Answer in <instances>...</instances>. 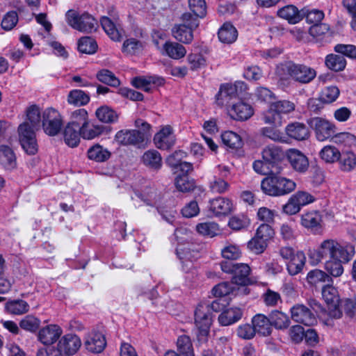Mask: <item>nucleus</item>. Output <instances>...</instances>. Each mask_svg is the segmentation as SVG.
Segmentation results:
<instances>
[{
    "instance_id": "f257e3e1",
    "label": "nucleus",
    "mask_w": 356,
    "mask_h": 356,
    "mask_svg": "<svg viewBox=\"0 0 356 356\" xmlns=\"http://www.w3.org/2000/svg\"><path fill=\"white\" fill-rule=\"evenodd\" d=\"M355 254V248L349 243L341 244L334 239L324 240L319 248L309 255L315 264L321 262L324 258L350 261Z\"/></svg>"
},
{
    "instance_id": "f03ea898",
    "label": "nucleus",
    "mask_w": 356,
    "mask_h": 356,
    "mask_svg": "<svg viewBox=\"0 0 356 356\" xmlns=\"http://www.w3.org/2000/svg\"><path fill=\"white\" fill-rule=\"evenodd\" d=\"M296 188V184L292 179L278 175V172H270L261 182L262 191L270 196L280 197L291 193Z\"/></svg>"
},
{
    "instance_id": "7ed1b4c3",
    "label": "nucleus",
    "mask_w": 356,
    "mask_h": 356,
    "mask_svg": "<svg viewBox=\"0 0 356 356\" xmlns=\"http://www.w3.org/2000/svg\"><path fill=\"white\" fill-rule=\"evenodd\" d=\"M220 267L223 272L233 275L232 277V284L242 286V288L237 286V291L234 293L235 295L240 292L246 294L249 293V290L245 287L250 284L249 278L250 268L248 264L224 261L220 263Z\"/></svg>"
},
{
    "instance_id": "20e7f679",
    "label": "nucleus",
    "mask_w": 356,
    "mask_h": 356,
    "mask_svg": "<svg viewBox=\"0 0 356 356\" xmlns=\"http://www.w3.org/2000/svg\"><path fill=\"white\" fill-rule=\"evenodd\" d=\"M277 73L282 79L289 76L300 83H310L316 76V72L314 68L293 62H288L278 66Z\"/></svg>"
},
{
    "instance_id": "39448f33",
    "label": "nucleus",
    "mask_w": 356,
    "mask_h": 356,
    "mask_svg": "<svg viewBox=\"0 0 356 356\" xmlns=\"http://www.w3.org/2000/svg\"><path fill=\"white\" fill-rule=\"evenodd\" d=\"M294 104L286 100L271 103L268 111L264 113L262 120L266 124L282 126V115L294 110Z\"/></svg>"
},
{
    "instance_id": "423d86ee",
    "label": "nucleus",
    "mask_w": 356,
    "mask_h": 356,
    "mask_svg": "<svg viewBox=\"0 0 356 356\" xmlns=\"http://www.w3.org/2000/svg\"><path fill=\"white\" fill-rule=\"evenodd\" d=\"M67 24L73 29L81 32H92L97 26L96 19L88 13L79 15L74 10H69L65 15Z\"/></svg>"
},
{
    "instance_id": "0eeeda50",
    "label": "nucleus",
    "mask_w": 356,
    "mask_h": 356,
    "mask_svg": "<svg viewBox=\"0 0 356 356\" xmlns=\"http://www.w3.org/2000/svg\"><path fill=\"white\" fill-rule=\"evenodd\" d=\"M38 128L33 127L28 122H24L18 127L19 143L24 150L30 155L38 152V144L35 131Z\"/></svg>"
},
{
    "instance_id": "6e6552de",
    "label": "nucleus",
    "mask_w": 356,
    "mask_h": 356,
    "mask_svg": "<svg viewBox=\"0 0 356 356\" xmlns=\"http://www.w3.org/2000/svg\"><path fill=\"white\" fill-rule=\"evenodd\" d=\"M41 125L47 135L57 136L63 127V118L57 110L48 108L42 112Z\"/></svg>"
},
{
    "instance_id": "1a4fd4ad",
    "label": "nucleus",
    "mask_w": 356,
    "mask_h": 356,
    "mask_svg": "<svg viewBox=\"0 0 356 356\" xmlns=\"http://www.w3.org/2000/svg\"><path fill=\"white\" fill-rule=\"evenodd\" d=\"M307 124L314 131L316 139L323 142L331 140L333 134L336 132V127L325 119L316 117L307 120Z\"/></svg>"
},
{
    "instance_id": "9d476101",
    "label": "nucleus",
    "mask_w": 356,
    "mask_h": 356,
    "mask_svg": "<svg viewBox=\"0 0 356 356\" xmlns=\"http://www.w3.org/2000/svg\"><path fill=\"white\" fill-rule=\"evenodd\" d=\"M322 296L328 307V315L332 318H340L342 310L339 308L340 299L335 287L327 284L322 288Z\"/></svg>"
},
{
    "instance_id": "9b49d317",
    "label": "nucleus",
    "mask_w": 356,
    "mask_h": 356,
    "mask_svg": "<svg viewBox=\"0 0 356 356\" xmlns=\"http://www.w3.org/2000/svg\"><path fill=\"white\" fill-rule=\"evenodd\" d=\"M208 305L207 302H200L195 311V324L199 334L202 337L208 335L212 321Z\"/></svg>"
},
{
    "instance_id": "f8f14e48",
    "label": "nucleus",
    "mask_w": 356,
    "mask_h": 356,
    "mask_svg": "<svg viewBox=\"0 0 356 356\" xmlns=\"http://www.w3.org/2000/svg\"><path fill=\"white\" fill-rule=\"evenodd\" d=\"M238 88L241 91L245 90L246 85L243 82H236L234 85L225 84L221 86L216 96V104L220 107L230 104L232 101L238 96Z\"/></svg>"
},
{
    "instance_id": "ddd939ff",
    "label": "nucleus",
    "mask_w": 356,
    "mask_h": 356,
    "mask_svg": "<svg viewBox=\"0 0 356 356\" xmlns=\"http://www.w3.org/2000/svg\"><path fill=\"white\" fill-rule=\"evenodd\" d=\"M81 346V341L77 335L67 334L59 340L57 350L61 355L71 356L79 350Z\"/></svg>"
},
{
    "instance_id": "4468645a",
    "label": "nucleus",
    "mask_w": 356,
    "mask_h": 356,
    "mask_svg": "<svg viewBox=\"0 0 356 356\" xmlns=\"http://www.w3.org/2000/svg\"><path fill=\"white\" fill-rule=\"evenodd\" d=\"M291 315L294 321L307 326H312L317 322L313 312L304 305L297 304L292 307Z\"/></svg>"
},
{
    "instance_id": "2eb2a0df",
    "label": "nucleus",
    "mask_w": 356,
    "mask_h": 356,
    "mask_svg": "<svg viewBox=\"0 0 356 356\" xmlns=\"http://www.w3.org/2000/svg\"><path fill=\"white\" fill-rule=\"evenodd\" d=\"M156 147L161 149H169L175 144V136L172 129L167 125L163 127L154 137Z\"/></svg>"
},
{
    "instance_id": "dca6fc26",
    "label": "nucleus",
    "mask_w": 356,
    "mask_h": 356,
    "mask_svg": "<svg viewBox=\"0 0 356 356\" xmlns=\"http://www.w3.org/2000/svg\"><path fill=\"white\" fill-rule=\"evenodd\" d=\"M261 157L271 168L276 167L284 158V152L280 146L266 145L261 151Z\"/></svg>"
},
{
    "instance_id": "f3484780",
    "label": "nucleus",
    "mask_w": 356,
    "mask_h": 356,
    "mask_svg": "<svg viewBox=\"0 0 356 356\" xmlns=\"http://www.w3.org/2000/svg\"><path fill=\"white\" fill-rule=\"evenodd\" d=\"M191 245L178 247L177 254L182 264V269L186 273L193 268V261L199 257V252L191 248Z\"/></svg>"
},
{
    "instance_id": "a211bd4d",
    "label": "nucleus",
    "mask_w": 356,
    "mask_h": 356,
    "mask_svg": "<svg viewBox=\"0 0 356 356\" xmlns=\"http://www.w3.org/2000/svg\"><path fill=\"white\" fill-rule=\"evenodd\" d=\"M115 140L123 145H137L143 143V135L136 129H124L118 131Z\"/></svg>"
},
{
    "instance_id": "6ab92c4d",
    "label": "nucleus",
    "mask_w": 356,
    "mask_h": 356,
    "mask_svg": "<svg viewBox=\"0 0 356 356\" xmlns=\"http://www.w3.org/2000/svg\"><path fill=\"white\" fill-rule=\"evenodd\" d=\"M287 157L291 167L296 171L303 173L307 170L309 168L308 159L299 150L295 149H290Z\"/></svg>"
},
{
    "instance_id": "aec40b11",
    "label": "nucleus",
    "mask_w": 356,
    "mask_h": 356,
    "mask_svg": "<svg viewBox=\"0 0 356 356\" xmlns=\"http://www.w3.org/2000/svg\"><path fill=\"white\" fill-rule=\"evenodd\" d=\"M62 334V330L56 325H49L40 330L38 338L44 345L56 342Z\"/></svg>"
},
{
    "instance_id": "412c9836",
    "label": "nucleus",
    "mask_w": 356,
    "mask_h": 356,
    "mask_svg": "<svg viewBox=\"0 0 356 356\" xmlns=\"http://www.w3.org/2000/svg\"><path fill=\"white\" fill-rule=\"evenodd\" d=\"M209 210L216 216H227L232 210V203L227 198L219 197L210 201Z\"/></svg>"
},
{
    "instance_id": "4be33fe9",
    "label": "nucleus",
    "mask_w": 356,
    "mask_h": 356,
    "mask_svg": "<svg viewBox=\"0 0 356 356\" xmlns=\"http://www.w3.org/2000/svg\"><path fill=\"white\" fill-rule=\"evenodd\" d=\"M106 344L104 336L97 332H91L85 341L86 349L93 353H99L103 351Z\"/></svg>"
},
{
    "instance_id": "5701e85b",
    "label": "nucleus",
    "mask_w": 356,
    "mask_h": 356,
    "mask_svg": "<svg viewBox=\"0 0 356 356\" xmlns=\"http://www.w3.org/2000/svg\"><path fill=\"white\" fill-rule=\"evenodd\" d=\"M63 135L65 142L68 146L76 147L80 142V137H82L81 127L77 123L68 122L65 127Z\"/></svg>"
},
{
    "instance_id": "b1692460",
    "label": "nucleus",
    "mask_w": 356,
    "mask_h": 356,
    "mask_svg": "<svg viewBox=\"0 0 356 356\" xmlns=\"http://www.w3.org/2000/svg\"><path fill=\"white\" fill-rule=\"evenodd\" d=\"M229 113L233 119L243 121L253 115V109L250 105L239 102L232 104Z\"/></svg>"
},
{
    "instance_id": "393cba45",
    "label": "nucleus",
    "mask_w": 356,
    "mask_h": 356,
    "mask_svg": "<svg viewBox=\"0 0 356 356\" xmlns=\"http://www.w3.org/2000/svg\"><path fill=\"white\" fill-rule=\"evenodd\" d=\"M110 16L113 19L108 17H102L100 20L101 25L105 32L113 40L120 41L121 40L122 35L118 29L116 28L115 24L118 20V17L115 14L113 13H111Z\"/></svg>"
},
{
    "instance_id": "a878e982",
    "label": "nucleus",
    "mask_w": 356,
    "mask_h": 356,
    "mask_svg": "<svg viewBox=\"0 0 356 356\" xmlns=\"http://www.w3.org/2000/svg\"><path fill=\"white\" fill-rule=\"evenodd\" d=\"M252 323L255 332L262 336H268L272 332V326L270 317L264 314H256L252 319Z\"/></svg>"
},
{
    "instance_id": "bb28decb",
    "label": "nucleus",
    "mask_w": 356,
    "mask_h": 356,
    "mask_svg": "<svg viewBox=\"0 0 356 356\" xmlns=\"http://www.w3.org/2000/svg\"><path fill=\"white\" fill-rule=\"evenodd\" d=\"M322 216L318 211H311L301 216V225L307 229L317 230L321 228Z\"/></svg>"
},
{
    "instance_id": "cd10ccee",
    "label": "nucleus",
    "mask_w": 356,
    "mask_h": 356,
    "mask_svg": "<svg viewBox=\"0 0 356 356\" xmlns=\"http://www.w3.org/2000/svg\"><path fill=\"white\" fill-rule=\"evenodd\" d=\"M286 133L290 138L298 140H305L309 135L307 127L303 123L298 122L288 124Z\"/></svg>"
},
{
    "instance_id": "c85d7f7f",
    "label": "nucleus",
    "mask_w": 356,
    "mask_h": 356,
    "mask_svg": "<svg viewBox=\"0 0 356 356\" xmlns=\"http://www.w3.org/2000/svg\"><path fill=\"white\" fill-rule=\"evenodd\" d=\"M277 15L293 24L302 20L301 10H299L293 5H287L277 10Z\"/></svg>"
},
{
    "instance_id": "c756f323",
    "label": "nucleus",
    "mask_w": 356,
    "mask_h": 356,
    "mask_svg": "<svg viewBox=\"0 0 356 356\" xmlns=\"http://www.w3.org/2000/svg\"><path fill=\"white\" fill-rule=\"evenodd\" d=\"M0 163L5 169L8 170H11L17 166L15 153L7 145L0 146Z\"/></svg>"
},
{
    "instance_id": "7c9ffc66",
    "label": "nucleus",
    "mask_w": 356,
    "mask_h": 356,
    "mask_svg": "<svg viewBox=\"0 0 356 356\" xmlns=\"http://www.w3.org/2000/svg\"><path fill=\"white\" fill-rule=\"evenodd\" d=\"M242 316V311L239 308H229L223 311L218 316L221 325L227 326L239 321Z\"/></svg>"
},
{
    "instance_id": "2f4dec72",
    "label": "nucleus",
    "mask_w": 356,
    "mask_h": 356,
    "mask_svg": "<svg viewBox=\"0 0 356 356\" xmlns=\"http://www.w3.org/2000/svg\"><path fill=\"white\" fill-rule=\"evenodd\" d=\"M220 42L226 44L233 43L238 37L236 28L230 23H225L218 33Z\"/></svg>"
},
{
    "instance_id": "473e14b6",
    "label": "nucleus",
    "mask_w": 356,
    "mask_h": 356,
    "mask_svg": "<svg viewBox=\"0 0 356 356\" xmlns=\"http://www.w3.org/2000/svg\"><path fill=\"white\" fill-rule=\"evenodd\" d=\"M88 158L96 162H104L111 157V152L99 144L90 147L87 152Z\"/></svg>"
},
{
    "instance_id": "72a5a7b5",
    "label": "nucleus",
    "mask_w": 356,
    "mask_h": 356,
    "mask_svg": "<svg viewBox=\"0 0 356 356\" xmlns=\"http://www.w3.org/2000/svg\"><path fill=\"white\" fill-rule=\"evenodd\" d=\"M193 29L182 24L175 25L172 29V33L175 38L185 44H188L192 42L193 39Z\"/></svg>"
},
{
    "instance_id": "f704fd0d",
    "label": "nucleus",
    "mask_w": 356,
    "mask_h": 356,
    "mask_svg": "<svg viewBox=\"0 0 356 356\" xmlns=\"http://www.w3.org/2000/svg\"><path fill=\"white\" fill-rule=\"evenodd\" d=\"M306 257L302 252H298L286 264L287 270L291 275L300 273L305 264Z\"/></svg>"
},
{
    "instance_id": "c9c22d12",
    "label": "nucleus",
    "mask_w": 356,
    "mask_h": 356,
    "mask_svg": "<svg viewBox=\"0 0 356 356\" xmlns=\"http://www.w3.org/2000/svg\"><path fill=\"white\" fill-rule=\"evenodd\" d=\"M142 160L143 163L154 170H159L162 165V158L160 153L154 149L145 152Z\"/></svg>"
},
{
    "instance_id": "e433bc0d",
    "label": "nucleus",
    "mask_w": 356,
    "mask_h": 356,
    "mask_svg": "<svg viewBox=\"0 0 356 356\" xmlns=\"http://www.w3.org/2000/svg\"><path fill=\"white\" fill-rule=\"evenodd\" d=\"M163 49L166 55L173 59L181 58L186 54L185 47L177 42H166L163 45Z\"/></svg>"
},
{
    "instance_id": "4c0bfd02",
    "label": "nucleus",
    "mask_w": 356,
    "mask_h": 356,
    "mask_svg": "<svg viewBox=\"0 0 356 356\" xmlns=\"http://www.w3.org/2000/svg\"><path fill=\"white\" fill-rule=\"evenodd\" d=\"M325 64L327 68L334 72L343 71L346 66L344 56L337 54H329L326 56Z\"/></svg>"
},
{
    "instance_id": "58836bf2",
    "label": "nucleus",
    "mask_w": 356,
    "mask_h": 356,
    "mask_svg": "<svg viewBox=\"0 0 356 356\" xmlns=\"http://www.w3.org/2000/svg\"><path fill=\"white\" fill-rule=\"evenodd\" d=\"M271 326H274L277 330L286 329L291 323L289 316L278 310L273 311L270 314Z\"/></svg>"
},
{
    "instance_id": "ea45409f",
    "label": "nucleus",
    "mask_w": 356,
    "mask_h": 356,
    "mask_svg": "<svg viewBox=\"0 0 356 356\" xmlns=\"http://www.w3.org/2000/svg\"><path fill=\"white\" fill-rule=\"evenodd\" d=\"M338 161L342 171L350 172L356 167V155L350 151L343 152Z\"/></svg>"
},
{
    "instance_id": "a19ab883",
    "label": "nucleus",
    "mask_w": 356,
    "mask_h": 356,
    "mask_svg": "<svg viewBox=\"0 0 356 356\" xmlns=\"http://www.w3.org/2000/svg\"><path fill=\"white\" fill-rule=\"evenodd\" d=\"M104 127L102 125H90L89 122L81 127V134L82 138L86 140L94 139L104 132Z\"/></svg>"
},
{
    "instance_id": "79ce46f5",
    "label": "nucleus",
    "mask_w": 356,
    "mask_h": 356,
    "mask_svg": "<svg viewBox=\"0 0 356 356\" xmlns=\"http://www.w3.org/2000/svg\"><path fill=\"white\" fill-rule=\"evenodd\" d=\"M321 159L327 163H334L338 161L341 152L334 146L326 145L319 152Z\"/></svg>"
},
{
    "instance_id": "37998d69",
    "label": "nucleus",
    "mask_w": 356,
    "mask_h": 356,
    "mask_svg": "<svg viewBox=\"0 0 356 356\" xmlns=\"http://www.w3.org/2000/svg\"><path fill=\"white\" fill-rule=\"evenodd\" d=\"M89 101V95L81 90H73L67 96L68 103L76 106L86 105Z\"/></svg>"
},
{
    "instance_id": "c03bdc74",
    "label": "nucleus",
    "mask_w": 356,
    "mask_h": 356,
    "mask_svg": "<svg viewBox=\"0 0 356 356\" xmlns=\"http://www.w3.org/2000/svg\"><path fill=\"white\" fill-rule=\"evenodd\" d=\"M26 120L33 127H40L42 115H41L40 108L38 106L33 104L26 110Z\"/></svg>"
},
{
    "instance_id": "a18cd8bd",
    "label": "nucleus",
    "mask_w": 356,
    "mask_h": 356,
    "mask_svg": "<svg viewBox=\"0 0 356 356\" xmlns=\"http://www.w3.org/2000/svg\"><path fill=\"white\" fill-rule=\"evenodd\" d=\"M307 280L310 284L314 286L321 283L329 284L332 282V278L326 273L318 269L309 271Z\"/></svg>"
},
{
    "instance_id": "49530a36",
    "label": "nucleus",
    "mask_w": 356,
    "mask_h": 356,
    "mask_svg": "<svg viewBox=\"0 0 356 356\" xmlns=\"http://www.w3.org/2000/svg\"><path fill=\"white\" fill-rule=\"evenodd\" d=\"M95 114L98 120L104 123H113L118 118L115 111L106 106L99 108Z\"/></svg>"
},
{
    "instance_id": "de8ad7c7",
    "label": "nucleus",
    "mask_w": 356,
    "mask_h": 356,
    "mask_svg": "<svg viewBox=\"0 0 356 356\" xmlns=\"http://www.w3.org/2000/svg\"><path fill=\"white\" fill-rule=\"evenodd\" d=\"M224 145L232 149H238L242 147L241 138L236 133L231 131H225L221 135Z\"/></svg>"
},
{
    "instance_id": "09e8293b",
    "label": "nucleus",
    "mask_w": 356,
    "mask_h": 356,
    "mask_svg": "<svg viewBox=\"0 0 356 356\" xmlns=\"http://www.w3.org/2000/svg\"><path fill=\"white\" fill-rule=\"evenodd\" d=\"M302 19L305 18L308 24L316 25L321 22L324 17V13L320 10L312 9L309 10L304 8L301 10Z\"/></svg>"
},
{
    "instance_id": "8fccbe9b",
    "label": "nucleus",
    "mask_w": 356,
    "mask_h": 356,
    "mask_svg": "<svg viewBox=\"0 0 356 356\" xmlns=\"http://www.w3.org/2000/svg\"><path fill=\"white\" fill-rule=\"evenodd\" d=\"M175 184L176 188L182 193L191 192L195 188V181L186 175L177 176L175 180Z\"/></svg>"
},
{
    "instance_id": "3c124183",
    "label": "nucleus",
    "mask_w": 356,
    "mask_h": 356,
    "mask_svg": "<svg viewBox=\"0 0 356 356\" xmlns=\"http://www.w3.org/2000/svg\"><path fill=\"white\" fill-rule=\"evenodd\" d=\"M78 49L81 53L92 54L97 49V44L91 37H82L78 42Z\"/></svg>"
},
{
    "instance_id": "603ef678",
    "label": "nucleus",
    "mask_w": 356,
    "mask_h": 356,
    "mask_svg": "<svg viewBox=\"0 0 356 356\" xmlns=\"http://www.w3.org/2000/svg\"><path fill=\"white\" fill-rule=\"evenodd\" d=\"M196 230L200 234L209 237L218 235L220 232L218 225L213 222L199 223L196 226Z\"/></svg>"
},
{
    "instance_id": "864d4df0",
    "label": "nucleus",
    "mask_w": 356,
    "mask_h": 356,
    "mask_svg": "<svg viewBox=\"0 0 356 356\" xmlns=\"http://www.w3.org/2000/svg\"><path fill=\"white\" fill-rule=\"evenodd\" d=\"M349 261H342V259H331L326 261L325 264V270L333 277H339L343 273V264H346Z\"/></svg>"
},
{
    "instance_id": "5fc2aeb1",
    "label": "nucleus",
    "mask_w": 356,
    "mask_h": 356,
    "mask_svg": "<svg viewBox=\"0 0 356 356\" xmlns=\"http://www.w3.org/2000/svg\"><path fill=\"white\" fill-rule=\"evenodd\" d=\"M29 305L22 300L8 302L6 304V311L12 314L21 315L29 311Z\"/></svg>"
},
{
    "instance_id": "6e6d98bb",
    "label": "nucleus",
    "mask_w": 356,
    "mask_h": 356,
    "mask_svg": "<svg viewBox=\"0 0 356 356\" xmlns=\"http://www.w3.org/2000/svg\"><path fill=\"white\" fill-rule=\"evenodd\" d=\"M330 141L337 145L350 147L356 145V137L348 132H335Z\"/></svg>"
},
{
    "instance_id": "4d7b16f0",
    "label": "nucleus",
    "mask_w": 356,
    "mask_h": 356,
    "mask_svg": "<svg viewBox=\"0 0 356 356\" xmlns=\"http://www.w3.org/2000/svg\"><path fill=\"white\" fill-rule=\"evenodd\" d=\"M264 127L260 129V135L263 137L270 139L275 142L284 141V136L282 132L277 129L280 126Z\"/></svg>"
},
{
    "instance_id": "13d9d810",
    "label": "nucleus",
    "mask_w": 356,
    "mask_h": 356,
    "mask_svg": "<svg viewBox=\"0 0 356 356\" xmlns=\"http://www.w3.org/2000/svg\"><path fill=\"white\" fill-rule=\"evenodd\" d=\"M177 350L182 356H195L191 339L186 335L181 336L177 341Z\"/></svg>"
},
{
    "instance_id": "bf43d9fd",
    "label": "nucleus",
    "mask_w": 356,
    "mask_h": 356,
    "mask_svg": "<svg viewBox=\"0 0 356 356\" xmlns=\"http://www.w3.org/2000/svg\"><path fill=\"white\" fill-rule=\"evenodd\" d=\"M164 79L161 77L157 76H136L134 77L131 81V84L136 88H143L145 87L146 85H150L151 83H154L157 85L163 84Z\"/></svg>"
},
{
    "instance_id": "052dcab7",
    "label": "nucleus",
    "mask_w": 356,
    "mask_h": 356,
    "mask_svg": "<svg viewBox=\"0 0 356 356\" xmlns=\"http://www.w3.org/2000/svg\"><path fill=\"white\" fill-rule=\"evenodd\" d=\"M97 79L106 85L112 87H118L120 86V80L115 76V74L108 70H102L97 74Z\"/></svg>"
},
{
    "instance_id": "680f3d73",
    "label": "nucleus",
    "mask_w": 356,
    "mask_h": 356,
    "mask_svg": "<svg viewBox=\"0 0 356 356\" xmlns=\"http://www.w3.org/2000/svg\"><path fill=\"white\" fill-rule=\"evenodd\" d=\"M143 49V46L142 42L134 38L127 39L124 42L122 45V51L131 55L140 53Z\"/></svg>"
},
{
    "instance_id": "e2e57ef3",
    "label": "nucleus",
    "mask_w": 356,
    "mask_h": 356,
    "mask_svg": "<svg viewBox=\"0 0 356 356\" xmlns=\"http://www.w3.org/2000/svg\"><path fill=\"white\" fill-rule=\"evenodd\" d=\"M40 321L38 318L27 315L19 322V326L22 329L31 332H35L40 327Z\"/></svg>"
},
{
    "instance_id": "0e129e2a",
    "label": "nucleus",
    "mask_w": 356,
    "mask_h": 356,
    "mask_svg": "<svg viewBox=\"0 0 356 356\" xmlns=\"http://www.w3.org/2000/svg\"><path fill=\"white\" fill-rule=\"evenodd\" d=\"M188 6L193 13L203 18L207 14V4L205 0H188Z\"/></svg>"
},
{
    "instance_id": "69168bd1",
    "label": "nucleus",
    "mask_w": 356,
    "mask_h": 356,
    "mask_svg": "<svg viewBox=\"0 0 356 356\" xmlns=\"http://www.w3.org/2000/svg\"><path fill=\"white\" fill-rule=\"evenodd\" d=\"M234 284L229 282H222L215 286L212 289V293L216 297H222L230 293H234L236 291Z\"/></svg>"
},
{
    "instance_id": "338daca9",
    "label": "nucleus",
    "mask_w": 356,
    "mask_h": 356,
    "mask_svg": "<svg viewBox=\"0 0 356 356\" xmlns=\"http://www.w3.org/2000/svg\"><path fill=\"white\" fill-rule=\"evenodd\" d=\"M339 92V89L337 86H328L322 91L321 101L327 104L332 103L338 98Z\"/></svg>"
},
{
    "instance_id": "774afa93",
    "label": "nucleus",
    "mask_w": 356,
    "mask_h": 356,
    "mask_svg": "<svg viewBox=\"0 0 356 356\" xmlns=\"http://www.w3.org/2000/svg\"><path fill=\"white\" fill-rule=\"evenodd\" d=\"M221 254L226 259L236 260L241 257V252L238 246L229 244L222 249Z\"/></svg>"
}]
</instances>
